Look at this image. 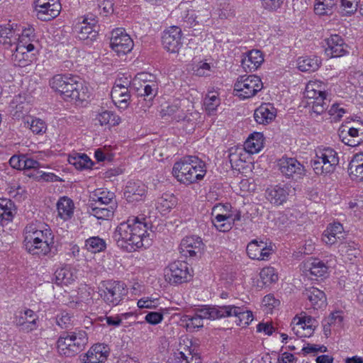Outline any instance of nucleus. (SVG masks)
<instances>
[{
	"label": "nucleus",
	"mask_w": 363,
	"mask_h": 363,
	"mask_svg": "<svg viewBox=\"0 0 363 363\" xmlns=\"http://www.w3.org/2000/svg\"><path fill=\"white\" fill-rule=\"evenodd\" d=\"M147 223L138 217L129 218L115 229L113 238L117 246L126 252H134L150 245Z\"/></svg>",
	"instance_id": "f257e3e1"
},
{
	"label": "nucleus",
	"mask_w": 363,
	"mask_h": 363,
	"mask_svg": "<svg viewBox=\"0 0 363 363\" xmlns=\"http://www.w3.org/2000/svg\"><path fill=\"white\" fill-rule=\"evenodd\" d=\"M23 244L26 251L33 255H47L52 248L54 235L47 225L32 222L24 229Z\"/></svg>",
	"instance_id": "f03ea898"
},
{
	"label": "nucleus",
	"mask_w": 363,
	"mask_h": 363,
	"mask_svg": "<svg viewBox=\"0 0 363 363\" xmlns=\"http://www.w3.org/2000/svg\"><path fill=\"white\" fill-rule=\"evenodd\" d=\"M50 86L66 101H84L89 97L87 86L77 76L56 74L50 80Z\"/></svg>",
	"instance_id": "7ed1b4c3"
},
{
	"label": "nucleus",
	"mask_w": 363,
	"mask_h": 363,
	"mask_svg": "<svg viewBox=\"0 0 363 363\" xmlns=\"http://www.w3.org/2000/svg\"><path fill=\"white\" fill-rule=\"evenodd\" d=\"M206 173L205 162L194 155H187L174 164L172 174L180 183L189 185L201 180Z\"/></svg>",
	"instance_id": "20e7f679"
},
{
	"label": "nucleus",
	"mask_w": 363,
	"mask_h": 363,
	"mask_svg": "<svg viewBox=\"0 0 363 363\" xmlns=\"http://www.w3.org/2000/svg\"><path fill=\"white\" fill-rule=\"evenodd\" d=\"M87 342L85 331L63 333L57 341V348L59 354L73 357L82 351Z\"/></svg>",
	"instance_id": "39448f33"
},
{
	"label": "nucleus",
	"mask_w": 363,
	"mask_h": 363,
	"mask_svg": "<svg viewBox=\"0 0 363 363\" xmlns=\"http://www.w3.org/2000/svg\"><path fill=\"white\" fill-rule=\"evenodd\" d=\"M339 164L337 152L331 147H319L315 150V157L311 164L316 174L333 172Z\"/></svg>",
	"instance_id": "423d86ee"
},
{
	"label": "nucleus",
	"mask_w": 363,
	"mask_h": 363,
	"mask_svg": "<svg viewBox=\"0 0 363 363\" xmlns=\"http://www.w3.org/2000/svg\"><path fill=\"white\" fill-rule=\"evenodd\" d=\"M127 293L125 284L119 281H104L99 287V294L101 298L106 304L111 306L120 304Z\"/></svg>",
	"instance_id": "0eeeda50"
},
{
	"label": "nucleus",
	"mask_w": 363,
	"mask_h": 363,
	"mask_svg": "<svg viewBox=\"0 0 363 363\" xmlns=\"http://www.w3.org/2000/svg\"><path fill=\"white\" fill-rule=\"evenodd\" d=\"M263 88L261 79L256 75L240 76L234 84V94L240 99L253 97Z\"/></svg>",
	"instance_id": "6e6552de"
},
{
	"label": "nucleus",
	"mask_w": 363,
	"mask_h": 363,
	"mask_svg": "<svg viewBox=\"0 0 363 363\" xmlns=\"http://www.w3.org/2000/svg\"><path fill=\"white\" fill-rule=\"evenodd\" d=\"M204 319L213 320L211 306L196 309L194 315H182L181 322L187 331L193 333L203 327Z\"/></svg>",
	"instance_id": "1a4fd4ad"
},
{
	"label": "nucleus",
	"mask_w": 363,
	"mask_h": 363,
	"mask_svg": "<svg viewBox=\"0 0 363 363\" xmlns=\"http://www.w3.org/2000/svg\"><path fill=\"white\" fill-rule=\"evenodd\" d=\"M165 279L172 284H182L191 277L188 264L183 261H175L165 269Z\"/></svg>",
	"instance_id": "9d476101"
},
{
	"label": "nucleus",
	"mask_w": 363,
	"mask_h": 363,
	"mask_svg": "<svg viewBox=\"0 0 363 363\" xmlns=\"http://www.w3.org/2000/svg\"><path fill=\"white\" fill-rule=\"evenodd\" d=\"M277 166L281 175L287 179L296 180L306 174L304 166L294 157H282Z\"/></svg>",
	"instance_id": "9b49d317"
},
{
	"label": "nucleus",
	"mask_w": 363,
	"mask_h": 363,
	"mask_svg": "<svg viewBox=\"0 0 363 363\" xmlns=\"http://www.w3.org/2000/svg\"><path fill=\"white\" fill-rule=\"evenodd\" d=\"M133 45V40L124 29L118 28L111 32L110 46L118 55L128 53Z\"/></svg>",
	"instance_id": "f8f14e48"
},
{
	"label": "nucleus",
	"mask_w": 363,
	"mask_h": 363,
	"mask_svg": "<svg viewBox=\"0 0 363 363\" xmlns=\"http://www.w3.org/2000/svg\"><path fill=\"white\" fill-rule=\"evenodd\" d=\"M340 138L345 145L356 147L363 143V123L355 122L352 125H345L339 133Z\"/></svg>",
	"instance_id": "ddd939ff"
},
{
	"label": "nucleus",
	"mask_w": 363,
	"mask_h": 363,
	"mask_svg": "<svg viewBox=\"0 0 363 363\" xmlns=\"http://www.w3.org/2000/svg\"><path fill=\"white\" fill-rule=\"evenodd\" d=\"M199 359L191 340L188 337L181 338L177 352L174 353L175 363H199Z\"/></svg>",
	"instance_id": "4468645a"
},
{
	"label": "nucleus",
	"mask_w": 363,
	"mask_h": 363,
	"mask_svg": "<svg viewBox=\"0 0 363 363\" xmlns=\"http://www.w3.org/2000/svg\"><path fill=\"white\" fill-rule=\"evenodd\" d=\"M163 48L171 53L178 52L182 46V29L177 26H172L163 32L162 37Z\"/></svg>",
	"instance_id": "2eb2a0df"
},
{
	"label": "nucleus",
	"mask_w": 363,
	"mask_h": 363,
	"mask_svg": "<svg viewBox=\"0 0 363 363\" xmlns=\"http://www.w3.org/2000/svg\"><path fill=\"white\" fill-rule=\"evenodd\" d=\"M325 53L332 57H340L348 54V46L343 38L337 35H331L325 40Z\"/></svg>",
	"instance_id": "dca6fc26"
},
{
	"label": "nucleus",
	"mask_w": 363,
	"mask_h": 363,
	"mask_svg": "<svg viewBox=\"0 0 363 363\" xmlns=\"http://www.w3.org/2000/svg\"><path fill=\"white\" fill-rule=\"evenodd\" d=\"M291 186L287 184H279L267 189L266 199L275 205H281L286 201L288 196L293 192Z\"/></svg>",
	"instance_id": "f3484780"
},
{
	"label": "nucleus",
	"mask_w": 363,
	"mask_h": 363,
	"mask_svg": "<svg viewBox=\"0 0 363 363\" xmlns=\"http://www.w3.org/2000/svg\"><path fill=\"white\" fill-rule=\"evenodd\" d=\"M247 253L250 258L257 260H267L273 253L274 250L270 244L257 240H252L247 246Z\"/></svg>",
	"instance_id": "a211bd4d"
},
{
	"label": "nucleus",
	"mask_w": 363,
	"mask_h": 363,
	"mask_svg": "<svg viewBox=\"0 0 363 363\" xmlns=\"http://www.w3.org/2000/svg\"><path fill=\"white\" fill-rule=\"evenodd\" d=\"M110 349L102 343L94 345L82 358V363H104L109 355Z\"/></svg>",
	"instance_id": "6ab92c4d"
},
{
	"label": "nucleus",
	"mask_w": 363,
	"mask_h": 363,
	"mask_svg": "<svg viewBox=\"0 0 363 363\" xmlns=\"http://www.w3.org/2000/svg\"><path fill=\"white\" fill-rule=\"evenodd\" d=\"M204 244L198 236H189L182 239L180 252L185 257H194L201 255Z\"/></svg>",
	"instance_id": "aec40b11"
},
{
	"label": "nucleus",
	"mask_w": 363,
	"mask_h": 363,
	"mask_svg": "<svg viewBox=\"0 0 363 363\" xmlns=\"http://www.w3.org/2000/svg\"><path fill=\"white\" fill-rule=\"evenodd\" d=\"M146 186L141 181H129L124 189L123 196L128 202L143 200L146 194Z\"/></svg>",
	"instance_id": "412c9836"
},
{
	"label": "nucleus",
	"mask_w": 363,
	"mask_h": 363,
	"mask_svg": "<svg viewBox=\"0 0 363 363\" xmlns=\"http://www.w3.org/2000/svg\"><path fill=\"white\" fill-rule=\"evenodd\" d=\"M37 320L38 315L35 313L31 309L26 308L18 312L14 318V323L23 330L28 332L35 329Z\"/></svg>",
	"instance_id": "4be33fe9"
},
{
	"label": "nucleus",
	"mask_w": 363,
	"mask_h": 363,
	"mask_svg": "<svg viewBox=\"0 0 363 363\" xmlns=\"http://www.w3.org/2000/svg\"><path fill=\"white\" fill-rule=\"evenodd\" d=\"M304 270L306 276L311 279H315L327 274L328 267L319 259L310 258L304 264Z\"/></svg>",
	"instance_id": "5701e85b"
},
{
	"label": "nucleus",
	"mask_w": 363,
	"mask_h": 363,
	"mask_svg": "<svg viewBox=\"0 0 363 363\" xmlns=\"http://www.w3.org/2000/svg\"><path fill=\"white\" fill-rule=\"evenodd\" d=\"M264 62V57L260 50H252L244 55L241 60V66L245 72L256 70Z\"/></svg>",
	"instance_id": "b1692460"
},
{
	"label": "nucleus",
	"mask_w": 363,
	"mask_h": 363,
	"mask_svg": "<svg viewBox=\"0 0 363 363\" xmlns=\"http://www.w3.org/2000/svg\"><path fill=\"white\" fill-rule=\"evenodd\" d=\"M0 42L10 46L16 45L19 39V29L13 23L0 26Z\"/></svg>",
	"instance_id": "393cba45"
},
{
	"label": "nucleus",
	"mask_w": 363,
	"mask_h": 363,
	"mask_svg": "<svg viewBox=\"0 0 363 363\" xmlns=\"http://www.w3.org/2000/svg\"><path fill=\"white\" fill-rule=\"evenodd\" d=\"M60 9L59 0H50L49 4L44 5L43 8H36V16L41 21H50L60 14Z\"/></svg>",
	"instance_id": "a878e982"
},
{
	"label": "nucleus",
	"mask_w": 363,
	"mask_h": 363,
	"mask_svg": "<svg viewBox=\"0 0 363 363\" xmlns=\"http://www.w3.org/2000/svg\"><path fill=\"white\" fill-rule=\"evenodd\" d=\"M304 296L310 302L313 309H320L326 307L327 298L325 293L315 287L306 289L303 293Z\"/></svg>",
	"instance_id": "bb28decb"
},
{
	"label": "nucleus",
	"mask_w": 363,
	"mask_h": 363,
	"mask_svg": "<svg viewBox=\"0 0 363 363\" xmlns=\"http://www.w3.org/2000/svg\"><path fill=\"white\" fill-rule=\"evenodd\" d=\"M276 116V109L271 104H264L258 107L254 113V118L259 124H268Z\"/></svg>",
	"instance_id": "cd10ccee"
},
{
	"label": "nucleus",
	"mask_w": 363,
	"mask_h": 363,
	"mask_svg": "<svg viewBox=\"0 0 363 363\" xmlns=\"http://www.w3.org/2000/svg\"><path fill=\"white\" fill-rule=\"evenodd\" d=\"M111 96L112 101L119 108H126L130 99V94L128 86L114 85L112 88Z\"/></svg>",
	"instance_id": "c85d7f7f"
},
{
	"label": "nucleus",
	"mask_w": 363,
	"mask_h": 363,
	"mask_svg": "<svg viewBox=\"0 0 363 363\" xmlns=\"http://www.w3.org/2000/svg\"><path fill=\"white\" fill-rule=\"evenodd\" d=\"M16 213L14 203L8 199H0V225H4L13 220Z\"/></svg>",
	"instance_id": "c756f323"
},
{
	"label": "nucleus",
	"mask_w": 363,
	"mask_h": 363,
	"mask_svg": "<svg viewBox=\"0 0 363 363\" xmlns=\"http://www.w3.org/2000/svg\"><path fill=\"white\" fill-rule=\"evenodd\" d=\"M343 227L340 223L330 224L324 231L322 240L325 244L332 245L343 237Z\"/></svg>",
	"instance_id": "7c9ffc66"
},
{
	"label": "nucleus",
	"mask_w": 363,
	"mask_h": 363,
	"mask_svg": "<svg viewBox=\"0 0 363 363\" xmlns=\"http://www.w3.org/2000/svg\"><path fill=\"white\" fill-rule=\"evenodd\" d=\"M240 307L235 305L211 306L213 320L228 317H235L239 314Z\"/></svg>",
	"instance_id": "2f4dec72"
},
{
	"label": "nucleus",
	"mask_w": 363,
	"mask_h": 363,
	"mask_svg": "<svg viewBox=\"0 0 363 363\" xmlns=\"http://www.w3.org/2000/svg\"><path fill=\"white\" fill-rule=\"evenodd\" d=\"M348 172L352 180H363V154L354 156L349 164Z\"/></svg>",
	"instance_id": "473e14b6"
},
{
	"label": "nucleus",
	"mask_w": 363,
	"mask_h": 363,
	"mask_svg": "<svg viewBox=\"0 0 363 363\" xmlns=\"http://www.w3.org/2000/svg\"><path fill=\"white\" fill-rule=\"evenodd\" d=\"M162 116H171L172 120L179 122L185 120L186 116L184 110L181 108V101L175 100L172 104L167 105L161 110Z\"/></svg>",
	"instance_id": "72a5a7b5"
},
{
	"label": "nucleus",
	"mask_w": 363,
	"mask_h": 363,
	"mask_svg": "<svg viewBox=\"0 0 363 363\" xmlns=\"http://www.w3.org/2000/svg\"><path fill=\"white\" fill-rule=\"evenodd\" d=\"M235 219L230 213H218L214 216L213 223L219 231L227 232L231 229Z\"/></svg>",
	"instance_id": "f704fd0d"
},
{
	"label": "nucleus",
	"mask_w": 363,
	"mask_h": 363,
	"mask_svg": "<svg viewBox=\"0 0 363 363\" xmlns=\"http://www.w3.org/2000/svg\"><path fill=\"white\" fill-rule=\"evenodd\" d=\"M95 121H97L101 126L112 127L119 125L121 119L113 111L101 110V111L96 115Z\"/></svg>",
	"instance_id": "c9c22d12"
},
{
	"label": "nucleus",
	"mask_w": 363,
	"mask_h": 363,
	"mask_svg": "<svg viewBox=\"0 0 363 363\" xmlns=\"http://www.w3.org/2000/svg\"><path fill=\"white\" fill-rule=\"evenodd\" d=\"M96 28L97 26H91L83 21L75 26L78 31V38L81 40H86L87 43L89 41L91 42L96 39L98 36Z\"/></svg>",
	"instance_id": "e433bc0d"
},
{
	"label": "nucleus",
	"mask_w": 363,
	"mask_h": 363,
	"mask_svg": "<svg viewBox=\"0 0 363 363\" xmlns=\"http://www.w3.org/2000/svg\"><path fill=\"white\" fill-rule=\"evenodd\" d=\"M213 10L214 13L220 19H228L235 16L234 6L228 0H217Z\"/></svg>",
	"instance_id": "4c0bfd02"
},
{
	"label": "nucleus",
	"mask_w": 363,
	"mask_h": 363,
	"mask_svg": "<svg viewBox=\"0 0 363 363\" xmlns=\"http://www.w3.org/2000/svg\"><path fill=\"white\" fill-rule=\"evenodd\" d=\"M115 198L114 193L104 189L96 190L91 196L94 204H99V206H111L112 204L116 206Z\"/></svg>",
	"instance_id": "58836bf2"
},
{
	"label": "nucleus",
	"mask_w": 363,
	"mask_h": 363,
	"mask_svg": "<svg viewBox=\"0 0 363 363\" xmlns=\"http://www.w3.org/2000/svg\"><path fill=\"white\" fill-rule=\"evenodd\" d=\"M264 136L261 133H252L245 143L244 147L250 154L259 152L263 147Z\"/></svg>",
	"instance_id": "ea45409f"
},
{
	"label": "nucleus",
	"mask_w": 363,
	"mask_h": 363,
	"mask_svg": "<svg viewBox=\"0 0 363 363\" xmlns=\"http://www.w3.org/2000/svg\"><path fill=\"white\" fill-rule=\"evenodd\" d=\"M13 109V116L17 118H25L24 116L28 112L29 104L25 101V98L21 95L16 96L10 104Z\"/></svg>",
	"instance_id": "a19ab883"
},
{
	"label": "nucleus",
	"mask_w": 363,
	"mask_h": 363,
	"mask_svg": "<svg viewBox=\"0 0 363 363\" xmlns=\"http://www.w3.org/2000/svg\"><path fill=\"white\" fill-rule=\"evenodd\" d=\"M321 63V60L318 57H302L297 60V67L301 72H315Z\"/></svg>",
	"instance_id": "79ce46f5"
},
{
	"label": "nucleus",
	"mask_w": 363,
	"mask_h": 363,
	"mask_svg": "<svg viewBox=\"0 0 363 363\" xmlns=\"http://www.w3.org/2000/svg\"><path fill=\"white\" fill-rule=\"evenodd\" d=\"M57 209L58 216L63 220H67L73 215L74 212V203L73 201L67 198H61L57 203Z\"/></svg>",
	"instance_id": "37998d69"
},
{
	"label": "nucleus",
	"mask_w": 363,
	"mask_h": 363,
	"mask_svg": "<svg viewBox=\"0 0 363 363\" xmlns=\"http://www.w3.org/2000/svg\"><path fill=\"white\" fill-rule=\"evenodd\" d=\"M177 204V199L173 194H165L159 198L156 203V208L162 214H167Z\"/></svg>",
	"instance_id": "c03bdc74"
},
{
	"label": "nucleus",
	"mask_w": 363,
	"mask_h": 363,
	"mask_svg": "<svg viewBox=\"0 0 363 363\" xmlns=\"http://www.w3.org/2000/svg\"><path fill=\"white\" fill-rule=\"evenodd\" d=\"M250 152L243 147L231 148L229 154V160L232 167L240 168L243 162L249 157Z\"/></svg>",
	"instance_id": "a18cd8bd"
},
{
	"label": "nucleus",
	"mask_w": 363,
	"mask_h": 363,
	"mask_svg": "<svg viewBox=\"0 0 363 363\" xmlns=\"http://www.w3.org/2000/svg\"><path fill=\"white\" fill-rule=\"evenodd\" d=\"M327 95L325 85L320 81H310L305 89V96L309 99Z\"/></svg>",
	"instance_id": "49530a36"
},
{
	"label": "nucleus",
	"mask_w": 363,
	"mask_h": 363,
	"mask_svg": "<svg viewBox=\"0 0 363 363\" xmlns=\"http://www.w3.org/2000/svg\"><path fill=\"white\" fill-rule=\"evenodd\" d=\"M55 283L57 285H67L73 282L76 276L70 267H62L55 272Z\"/></svg>",
	"instance_id": "de8ad7c7"
},
{
	"label": "nucleus",
	"mask_w": 363,
	"mask_h": 363,
	"mask_svg": "<svg viewBox=\"0 0 363 363\" xmlns=\"http://www.w3.org/2000/svg\"><path fill=\"white\" fill-rule=\"evenodd\" d=\"M23 124L24 127L29 128L35 134L44 133L47 129L45 123L40 118H24Z\"/></svg>",
	"instance_id": "09e8293b"
},
{
	"label": "nucleus",
	"mask_w": 363,
	"mask_h": 363,
	"mask_svg": "<svg viewBox=\"0 0 363 363\" xmlns=\"http://www.w3.org/2000/svg\"><path fill=\"white\" fill-rule=\"evenodd\" d=\"M116 208L115 204L108 206L106 208H101L99 204H92L91 213L97 219L106 220L113 216Z\"/></svg>",
	"instance_id": "8fccbe9b"
},
{
	"label": "nucleus",
	"mask_w": 363,
	"mask_h": 363,
	"mask_svg": "<svg viewBox=\"0 0 363 363\" xmlns=\"http://www.w3.org/2000/svg\"><path fill=\"white\" fill-rule=\"evenodd\" d=\"M86 250L92 253L103 252L106 248L105 240L99 237H91L85 241Z\"/></svg>",
	"instance_id": "3c124183"
},
{
	"label": "nucleus",
	"mask_w": 363,
	"mask_h": 363,
	"mask_svg": "<svg viewBox=\"0 0 363 363\" xmlns=\"http://www.w3.org/2000/svg\"><path fill=\"white\" fill-rule=\"evenodd\" d=\"M35 46L32 43L26 44V42H23V43H18L15 48L14 53L12 55V59L14 62L21 66V58L20 55H23L26 52H31L34 50Z\"/></svg>",
	"instance_id": "603ef678"
},
{
	"label": "nucleus",
	"mask_w": 363,
	"mask_h": 363,
	"mask_svg": "<svg viewBox=\"0 0 363 363\" xmlns=\"http://www.w3.org/2000/svg\"><path fill=\"white\" fill-rule=\"evenodd\" d=\"M337 0H316L314 6L315 13L318 15H328L336 5Z\"/></svg>",
	"instance_id": "864d4df0"
},
{
	"label": "nucleus",
	"mask_w": 363,
	"mask_h": 363,
	"mask_svg": "<svg viewBox=\"0 0 363 363\" xmlns=\"http://www.w3.org/2000/svg\"><path fill=\"white\" fill-rule=\"evenodd\" d=\"M220 104V100L218 98V93L214 91H208L203 101L205 109L209 113L213 112L216 110Z\"/></svg>",
	"instance_id": "5fc2aeb1"
},
{
	"label": "nucleus",
	"mask_w": 363,
	"mask_h": 363,
	"mask_svg": "<svg viewBox=\"0 0 363 363\" xmlns=\"http://www.w3.org/2000/svg\"><path fill=\"white\" fill-rule=\"evenodd\" d=\"M327 95L313 98V101L311 102L313 113L316 115H320L324 113L328 108L329 100L326 98Z\"/></svg>",
	"instance_id": "6e6d98bb"
},
{
	"label": "nucleus",
	"mask_w": 363,
	"mask_h": 363,
	"mask_svg": "<svg viewBox=\"0 0 363 363\" xmlns=\"http://www.w3.org/2000/svg\"><path fill=\"white\" fill-rule=\"evenodd\" d=\"M259 277L264 284H270L278 280V274L272 267L263 268L259 273Z\"/></svg>",
	"instance_id": "4d7b16f0"
},
{
	"label": "nucleus",
	"mask_w": 363,
	"mask_h": 363,
	"mask_svg": "<svg viewBox=\"0 0 363 363\" xmlns=\"http://www.w3.org/2000/svg\"><path fill=\"white\" fill-rule=\"evenodd\" d=\"M239 314L237 315L236 323L237 325L241 326L248 325L253 320L252 312L245 307L244 306L240 307Z\"/></svg>",
	"instance_id": "13d9d810"
},
{
	"label": "nucleus",
	"mask_w": 363,
	"mask_h": 363,
	"mask_svg": "<svg viewBox=\"0 0 363 363\" xmlns=\"http://www.w3.org/2000/svg\"><path fill=\"white\" fill-rule=\"evenodd\" d=\"M340 251L345 259L352 261L359 255V251L354 244L343 243L340 245Z\"/></svg>",
	"instance_id": "bf43d9fd"
},
{
	"label": "nucleus",
	"mask_w": 363,
	"mask_h": 363,
	"mask_svg": "<svg viewBox=\"0 0 363 363\" xmlns=\"http://www.w3.org/2000/svg\"><path fill=\"white\" fill-rule=\"evenodd\" d=\"M72 160V162L70 161V163L73 164L77 169H89L93 165L92 161L85 154L78 155L76 157H74Z\"/></svg>",
	"instance_id": "052dcab7"
},
{
	"label": "nucleus",
	"mask_w": 363,
	"mask_h": 363,
	"mask_svg": "<svg viewBox=\"0 0 363 363\" xmlns=\"http://www.w3.org/2000/svg\"><path fill=\"white\" fill-rule=\"evenodd\" d=\"M292 326L300 325L304 328H315L317 327V320L311 316L295 317L291 323Z\"/></svg>",
	"instance_id": "680f3d73"
},
{
	"label": "nucleus",
	"mask_w": 363,
	"mask_h": 363,
	"mask_svg": "<svg viewBox=\"0 0 363 363\" xmlns=\"http://www.w3.org/2000/svg\"><path fill=\"white\" fill-rule=\"evenodd\" d=\"M157 93V85L155 82H150L147 84L145 83L143 86V94L142 96L146 97L145 100L152 101Z\"/></svg>",
	"instance_id": "e2e57ef3"
},
{
	"label": "nucleus",
	"mask_w": 363,
	"mask_h": 363,
	"mask_svg": "<svg viewBox=\"0 0 363 363\" xmlns=\"http://www.w3.org/2000/svg\"><path fill=\"white\" fill-rule=\"evenodd\" d=\"M360 0H341V6L346 14L354 13Z\"/></svg>",
	"instance_id": "0e129e2a"
},
{
	"label": "nucleus",
	"mask_w": 363,
	"mask_h": 363,
	"mask_svg": "<svg viewBox=\"0 0 363 363\" xmlns=\"http://www.w3.org/2000/svg\"><path fill=\"white\" fill-rule=\"evenodd\" d=\"M98 9L100 13L107 16L113 11V3L111 0H99Z\"/></svg>",
	"instance_id": "69168bd1"
},
{
	"label": "nucleus",
	"mask_w": 363,
	"mask_h": 363,
	"mask_svg": "<svg viewBox=\"0 0 363 363\" xmlns=\"http://www.w3.org/2000/svg\"><path fill=\"white\" fill-rule=\"evenodd\" d=\"M315 328H303L300 325L292 326L294 333L299 337H311Z\"/></svg>",
	"instance_id": "338daca9"
},
{
	"label": "nucleus",
	"mask_w": 363,
	"mask_h": 363,
	"mask_svg": "<svg viewBox=\"0 0 363 363\" xmlns=\"http://www.w3.org/2000/svg\"><path fill=\"white\" fill-rule=\"evenodd\" d=\"M72 316L65 311L61 312L56 317L57 324L62 328H66L71 324Z\"/></svg>",
	"instance_id": "774afa93"
}]
</instances>
